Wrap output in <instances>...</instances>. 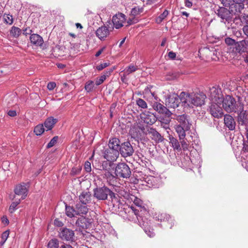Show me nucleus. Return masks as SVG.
Returning a JSON list of instances; mask_svg holds the SVG:
<instances>
[{
	"label": "nucleus",
	"mask_w": 248,
	"mask_h": 248,
	"mask_svg": "<svg viewBox=\"0 0 248 248\" xmlns=\"http://www.w3.org/2000/svg\"><path fill=\"white\" fill-rule=\"evenodd\" d=\"M114 172L113 174L110 172L104 173V178L110 185H114L118 178H129L131 175V171L128 165L124 162L114 164Z\"/></svg>",
	"instance_id": "nucleus-1"
},
{
	"label": "nucleus",
	"mask_w": 248,
	"mask_h": 248,
	"mask_svg": "<svg viewBox=\"0 0 248 248\" xmlns=\"http://www.w3.org/2000/svg\"><path fill=\"white\" fill-rule=\"evenodd\" d=\"M206 98V95L203 93H189L185 92L180 93L181 102L185 108L202 106L204 104Z\"/></svg>",
	"instance_id": "nucleus-2"
},
{
	"label": "nucleus",
	"mask_w": 248,
	"mask_h": 248,
	"mask_svg": "<svg viewBox=\"0 0 248 248\" xmlns=\"http://www.w3.org/2000/svg\"><path fill=\"white\" fill-rule=\"evenodd\" d=\"M115 197V194L106 186L96 187L93 189V196L98 200H106L108 196Z\"/></svg>",
	"instance_id": "nucleus-3"
},
{
	"label": "nucleus",
	"mask_w": 248,
	"mask_h": 248,
	"mask_svg": "<svg viewBox=\"0 0 248 248\" xmlns=\"http://www.w3.org/2000/svg\"><path fill=\"white\" fill-rule=\"evenodd\" d=\"M221 104L223 109L227 112H236V102L232 96L227 95L221 99Z\"/></svg>",
	"instance_id": "nucleus-4"
},
{
	"label": "nucleus",
	"mask_w": 248,
	"mask_h": 248,
	"mask_svg": "<svg viewBox=\"0 0 248 248\" xmlns=\"http://www.w3.org/2000/svg\"><path fill=\"white\" fill-rule=\"evenodd\" d=\"M209 97L211 102L221 104V99L223 97L221 89L218 86H214L209 89Z\"/></svg>",
	"instance_id": "nucleus-5"
},
{
	"label": "nucleus",
	"mask_w": 248,
	"mask_h": 248,
	"mask_svg": "<svg viewBox=\"0 0 248 248\" xmlns=\"http://www.w3.org/2000/svg\"><path fill=\"white\" fill-rule=\"evenodd\" d=\"M215 13L220 18V21L222 22L226 23L227 22L229 23L232 20V16L230 9H228L224 7H219L216 10Z\"/></svg>",
	"instance_id": "nucleus-6"
},
{
	"label": "nucleus",
	"mask_w": 248,
	"mask_h": 248,
	"mask_svg": "<svg viewBox=\"0 0 248 248\" xmlns=\"http://www.w3.org/2000/svg\"><path fill=\"white\" fill-rule=\"evenodd\" d=\"M119 153L124 157L131 156L133 155L134 150L129 141H125L121 144Z\"/></svg>",
	"instance_id": "nucleus-7"
},
{
	"label": "nucleus",
	"mask_w": 248,
	"mask_h": 248,
	"mask_svg": "<svg viewBox=\"0 0 248 248\" xmlns=\"http://www.w3.org/2000/svg\"><path fill=\"white\" fill-rule=\"evenodd\" d=\"M181 102L180 94L172 93L168 95L165 100L166 105L168 108H177Z\"/></svg>",
	"instance_id": "nucleus-8"
},
{
	"label": "nucleus",
	"mask_w": 248,
	"mask_h": 248,
	"mask_svg": "<svg viewBox=\"0 0 248 248\" xmlns=\"http://www.w3.org/2000/svg\"><path fill=\"white\" fill-rule=\"evenodd\" d=\"M239 128L241 130L242 128H248V116L246 111L242 110L238 114L237 118Z\"/></svg>",
	"instance_id": "nucleus-9"
},
{
	"label": "nucleus",
	"mask_w": 248,
	"mask_h": 248,
	"mask_svg": "<svg viewBox=\"0 0 248 248\" xmlns=\"http://www.w3.org/2000/svg\"><path fill=\"white\" fill-rule=\"evenodd\" d=\"M221 104L219 103H213L211 102L209 111L210 114L214 117L216 118H220L223 116V111L220 105Z\"/></svg>",
	"instance_id": "nucleus-10"
},
{
	"label": "nucleus",
	"mask_w": 248,
	"mask_h": 248,
	"mask_svg": "<svg viewBox=\"0 0 248 248\" xmlns=\"http://www.w3.org/2000/svg\"><path fill=\"white\" fill-rule=\"evenodd\" d=\"M152 107L154 109L160 114H164L165 116H170L172 113L163 104L156 101L152 102Z\"/></svg>",
	"instance_id": "nucleus-11"
},
{
	"label": "nucleus",
	"mask_w": 248,
	"mask_h": 248,
	"mask_svg": "<svg viewBox=\"0 0 248 248\" xmlns=\"http://www.w3.org/2000/svg\"><path fill=\"white\" fill-rule=\"evenodd\" d=\"M119 154V151L117 150L107 148L103 152V156L108 161L113 162L117 160Z\"/></svg>",
	"instance_id": "nucleus-12"
},
{
	"label": "nucleus",
	"mask_w": 248,
	"mask_h": 248,
	"mask_svg": "<svg viewBox=\"0 0 248 248\" xmlns=\"http://www.w3.org/2000/svg\"><path fill=\"white\" fill-rule=\"evenodd\" d=\"M59 237L63 240L72 242L74 241L75 232L71 229L63 228L59 232Z\"/></svg>",
	"instance_id": "nucleus-13"
},
{
	"label": "nucleus",
	"mask_w": 248,
	"mask_h": 248,
	"mask_svg": "<svg viewBox=\"0 0 248 248\" xmlns=\"http://www.w3.org/2000/svg\"><path fill=\"white\" fill-rule=\"evenodd\" d=\"M28 184L22 183L17 185L15 188L14 191L16 195H21V199L24 200L26 198L28 193Z\"/></svg>",
	"instance_id": "nucleus-14"
},
{
	"label": "nucleus",
	"mask_w": 248,
	"mask_h": 248,
	"mask_svg": "<svg viewBox=\"0 0 248 248\" xmlns=\"http://www.w3.org/2000/svg\"><path fill=\"white\" fill-rule=\"evenodd\" d=\"M248 40H246L236 42L232 51L240 54L245 53L248 50Z\"/></svg>",
	"instance_id": "nucleus-15"
},
{
	"label": "nucleus",
	"mask_w": 248,
	"mask_h": 248,
	"mask_svg": "<svg viewBox=\"0 0 248 248\" xmlns=\"http://www.w3.org/2000/svg\"><path fill=\"white\" fill-rule=\"evenodd\" d=\"M125 20V15L122 13L116 14L113 16L112 19L113 24L116 29H119L123 27Z\"/></svg>",
	"instance_id": "nucleus-16"
},
{
	"label": "nucleus",
	"mask_w": 248,
	"mask_h": 248,
	"mask_svg": "<svg viewBox=\"0 0 248 248\" xmlns=\"http://www.w3.org/2000/svg\"><path fill=\"white\" fill-rule=\"evenodd\" d=\"M147 132L152 140H154L157 143L161 142L164 140V138L161 134L158 132L155 128L149 127L147 129Z\"/></svg>",
	"instance_id": "nucleus-17"
},
{
	"label": "nucleus",
	"mask_w": 248,
	"mask_h": 248,
	"mask_svg": "<svg viewBox=\"0 0 248 248\" xmlns=\"http://www.w3.org/2000/svg\"><path fill=\"white\" fill-rule=\"evenodd\" d=\"M179 124L176 125L181 126L185 129H190V124L189 123V117L185 114H183L177 116L176 118Z\"/></svg>",
	"instance_id": "nucleus-18"
},
{
	"label": "nucleus",
	"mask_w": 248,
	"mask_h": 248,
	"mask_svg": "<svg viewBox=\"0 0 248 248\" xmlns=\"http://www.w3.org/2000/svg\"><path fill=\"white\" fill-rule=\"evenodd\" d=\"M244 5L232 3L230 5L229 9L232 16L235 15L239 17L243 14V11L244 10Z\"/></svg>",
	"instance_id": "nucleus-19"
},
{
	"label": "nucleus",
	"mask_w": 248,
	"mask_h": 248,
	"mask_svg": "<svg viewBox=\"0 0 248 248\" xmlns=\"http://www.w3.org/2000/svg\"><path fill=\"white\" fill-rule=\"evenodd\" d=\"M141 118L145 123L149 125L153 124L156 121L155 116L149 111L142 113Z\"/></svg>",
	"instance_id": "nucleus-20"
},
{
	"label": "nucleus",
	"mask_w": 248,
	"mask_h": 248,
	"mask_svg": "<svg viewBox=\"0 0 248 248\" xmlns=\"http://www.w3.org/2000/svg\"><path fill=\"white\" fill-rule=\"evenodd\" d=\"M224 123L225 125L230 130H233L235 128L236 122L234 118L229 114L224 115Z\"/></svg>",
	"instance_id": "nucleus-21"
},
{
	"label": "nucleus",
	"mask_w": 248,
	"mask_h": 248,
	"mask_svg": "<svg viewBox=\"0 0 248 248\" xmlns=\"http://www.w3.org/2000/svg\"><path fill=\"white\" fill-rule=\"evenodd\" d=\"M76 224L77 226L82 229H87L91 226V219L82 216L77 219Z\"/></svg>",
	"instance_id": "nucleus-22"
},
{
	"label": "nucleus",
	"mask_w": 248,
	"mask_h": 248,
	"mask_svg": "<svg viewBox=\"0 0 248 248\" xmlns=\"http://www.w3.org/2000/svg\"><path fill=\"white\" fill-rule=\"evenodd\" d=\"M109 31L108 28L105 26H103L99 27L96 31V35L98 37L100 40H104L105 38L107 37L109 34Z\"/></svg>",
	"instance_id": "nucleus-23"
},
{
	"label": "nucleus",
	"mask_w": 248,
	"mask_h": 248,
	"mask_svg": "<svg viewBox=\"0 0 248 248\" xmlns=\"http://www.w3.org/2000/svg\"><path fill=\"white\" fill-rule=\"evenodd\" d=\"M30 39L31 42L36 46H42L43 44V38L37 34H31Z\"/></svg>",
	"instance_id": "nucleus-24"
},
{
	"label": "nucleus",
	"mask_w": 248,
	"mask_h": 248,
	"mask_svg": "<svg viewBox=\"0 0 248 248\" xmlns=\"http://www.w3.org/2000/svg\"><path fill=\"white\" fill-rule=\"evenodd\" d=\"M91 193L88 191L82 192L79 196L80 202L82 204H87L91 201Z\"/></svg>",
	"instance_id": "nucleus-25"
},
{
	"label": "nucleus",
	"mask_w": 248,
	"mask_h": 248,
	"mask_svg": "<svg viewBox=\"0 0 248 248\" xmlns=\"http://www.w3.org/2000/svg\"><path fill=\"white\" fill-rule=\"evenodd\" d=\"M78 215H86L88 212V208L86 204H82L79 202L75 206Z\"/></svg>",
	"instance_id": "nucleus-26"
},
{
	"label": "nucleus",
	"mask_w": 248,
	"mask_h": 248,
	"mask_svg": "<svg viewBox=\"0 0 248 248\" xmlns=\"http://www.w3.org/2000/svg\"><path fill=\"white\" fill-rule=\"evenodd\" d=\"M120 145V140L117 138H114L109 140L108 144V148L119 151Z\"/></svg>",
	"instance_id": "nucleus-27"
},
{
	"label": "nucleus",
	"mask_w": 248,
	"mask_h": 248,
	"mask_svg": "<svg viewBox=\"0 0 248 248\" xmlns=\"http://www.w3.org/2000/svg\"><path fill=\"white\" fill-rule=\"evenodd\" d=\"M57 122L58 120L57 119H55L53 117H49L45 121L44 126L47 129V130H49L52 129Z\"/></svg>",
	"instance_id": "nucleus-28"
},
{
	"label": "nucleus",
	"mask_w": 248,
	"mask_h": 248,
	"mask_svg": "<svg viewBox=\"0 0 248 248\" xmlns=\"http://www.w3.org/2000/svg\"><path fill=\"white\" fill-rule=\"evenodd\" d=\"M175 131L178 135L179 140H183L186 137V132L188 131L189 129H185L184 127L181 126L175 125Z\"/></svg>",
	"instance_id": "nucleus-29"
},
{
	"label": "nucleus",
	"mask_w": 248,
	"mask_h": 248,
	"mask_svg": "<svg viewBox=\"0 0 248 248\" xmlns=\"http://www.w3.org/2000/svg\"><path fill=\"white\" fill-rule=\"evenodd\" d=\"M166 118H160V126L165 129H170V116H165Z\"/></svg>",
	"instance_id": "nucleus-30"
},
{
	"label": "nucleus",
	"mask_w": 248,
	"mask_h": 248,
	"mask_svg": "<svg viewBox=\"0 0 248 248\" xmlns=\"http://www.w3.org/2000/svg\"><path fill=\"white\" fill-rule=\"evenodd\" d=\"M114 164L112 162H109L108 161H104L101 166L100 170H104L105 173L106 172H110L109 170L110 168H112L113 169L114 168Z\"/></svg>",
	"instance_id": "nucleus-31"
},
{
	"label": "nucleus",
	"mask_w": 248,
	"mask_h": 248,
	"mask_svg": "<svg viewBox=\"0 0 248 248\" xmlns=\"http://www.w3.org/2000/svg\"><path fill=\"white\" fill-rule=\"evenodd\" d=\"M65 212L66 215L69 217H75L76 215H78L76 207L74 208L70 206L65 205Z\"/></svg>",
	"instance_id": "nucleus-32"
},
{
	"label": "nucleus",
	"mask_w": 248,
	"mask_h": 248,
	"mask_svg": "<svg viewBox=\"0 0 248 248\" xmlns=\"http://www.w3.org/2000/svg\"><path fill=\"white\" fill-rule=\"evenodd\" d=\"M21 31L19 28L13 26L10 30V34L13 37L17 38L21 34Z\"/></svg>",
	"instance_id": "nucleus-33"
},
{
	"label": "nucleus",
	"mask_w": 248,
	"mask_h": 248,
	"mask_svg": "<svg viewBox=\"0 0 248 248\" xmlns=\"http://www.w3.org/2000/svg\"><path fill=\"white\" fill-rule=\"evenodd\" d=\"M169 14V11L167 10H165L163 13L160 14L156 18V22L158 24L161 23L163 20L168 16Z\"/></svg>",
	"instance_id": "nucleus-34"
},
{
	"label": "nucleus",
	"mask_w": 248,
	"mask_h": 248,
	"mask_svg": "<svg viewBox=\"0 0 248 248\" xmlns=\"http://www.w3.org/2000/svg\"><path fill=\"white\" fill-rule=\"evenodd\" d=\"M48 248H59V241L57 239H53L49 241L47 244Z\"/></svg>",
	"instance_id": "nucleus-35"
},
{
	"label": "nucleus",
	"mask_w": 248,
	"mask_h": 248,
	"mask_svg": "<svg viewBox=\"0 0 248 248\" xmlns=\"http://www.w3.org/2000/svg\"><path fill=\"white\" fill-rule=\"evenodd\" d=\"M45 129L43 124H38L36 126L34 129V132L37 136L41 135L44 132Z\"/></svg>",
	"instance_id": "nucleus-36"
},
{
	"label": "nucleus",
	"mask_w": 248,
	"mask_h": 248,
	"mask_svg": "<svg viewBox=\"0 0 248 248\" xmlns=\"http://www.w3.org/2000/svg\"><path fill=\"white\" fill-rule=\"evenodd\" d=\"M4 23L12 25L13 23V18L12 15L10 14H4L3 16Z\"/></svg>",
	"instance_id": "nucleus-37"
},
{
	"label": "nucleus",
	"mask_w": 248,
	"mask_h": 248,
	"mask_svg": "<svg viewBox=\"0 0 248 248\" xmlns=\"http://www.w3.org/2000/svg\"><path fill=\"white\" fill-rule=\"evenodd\" d=\"M138 69L137 66H135L134 65L130 64L124 70V74L125 75H129L130 74L135 72Z\"/></svg>",
	"instance_id": "nucleus-38"
},
{
	"label": "nucleus",
	"mask_w": 248,
	"mask_h": 248,
	"mask_svg": "<svg viewBox=\"0 0 248 248\" xmlns=\"http://www.w3.org/2000/svg\"><path fill=\"white\" fill-rule=\"evenodd\" d=\"M157 219L158 220H160V221L167 222L169 221L170 219V216L166 213H162L158 216Z\"/></svg>",
	"instance_id": "nucleus-39"
},
{
	"label": "nucleus",
	"mask_w": 248,
	"mask_h": 248,
	"mask_svg": "<svg viewBox=\"0 0 248 248\" xmlns=\"http://www.w3.org/2000/svg\"><path fill=\"white\" fill-rule=\"evenodd\" d=\"M143 11V9L139 7H136L132 9L131 11V16L135 17L140 14Z\"/></svg>",
	"instance_id": "nucleus-40"
},
{
	"label": "nucleus",
	"mask_w": 248,
	"mask_h": 248,
	"mask_svg": "<svg viewBox=\"0 0 248 248\" xmlns=\"http://www.w3.org/2000/svg\"><path fill=\"white\" fill-rule=\"evenodd\" d=\"M170 142L174 149L181 150V148L180 143L176 139L172 138L170 139Z\"/></svg>",
	"instance_id": "nucleus-41"
},
{
	"label": "nucleus",
	"mask_w": 248,
	"mask_h": 248,
	"mask_svg": "<svg viewBox=\"0 0 248 248\" xmlns=\"http://www.w3.org/2000/svg\"><path fill=\"white\" fill-rule=\"evenodd\" d=\"M94 86V82L92 80H90L86 83L85 89L87 92H90L93 91Z\"/></svg>",
	"instance_id": "nucleus-42"
},
{
	"label": "nucleus",
	"mask_w": 248,
	"mask_h": 248,
	"mask_svg": "<svg viewBox=\"0 0 248 248\" xmlns=\"http://www.w3.org/2000/svg\"><path fill=\"white\" fill-rule=\"evenodd\" d=\"M20 203V200L13 202L10 205L9 211L11 213H13L16 209L17 206Z\"/></svg>",
	"instance_id": "nucleus-43"
},
{
	"label": "nucleus",
	"mask_w": 248,
	"mask_h": 248,
	"mask_svg": "<svg viewBox=\"0 0 248 248\" xmlns=\"http://www.w3.org/2000/svg\"><path fill=\"white\" fill-rule=\"evenodd\" d=\"M136 104L142 108H147V104L146 102L141 98H139L136 100Z\"/></svg>",
	"instance_id": "nucleus-44"
},
{
	"label": "nucleus",
	"mask_w": 248,
	"mask_h": 248,
	"mask_svg": "<svg viewBox=\"0 0 248 248\" xmlns=\"http://www.w3.org/2000/svg\"><path fill=\"white\" fill-rule=\"evenodd\" d=\"M225 42L228 46H232L233 48L236 42L230 37H227L225 39Z\"/></svg>",
	"instance_id": "nucleus-45"
},
{
	"label": "nucleus",
	"mask_w": 248,
	"mask_h": 248,
	"mask_svg": "<svg viewBox=\"0 0 248 248\" xmlns=\"http://www.w3.org/2000/svg\"><path fill=\"white\" fill-rule=\"evenodd\" d=\"M242 23L248 25V15L243 13L239 17Z\"/></svg>",
	"instance_id": "nucleus-46"
},
{
	"label": "nucleus",
	"mask_w": 248,
	"mask_h": 248,
	"mask_svg": "<svg viewBox=\"0 0 248 248\" xmlns=\"http://www.w3.org/2000/svg\"><path fill=\"white\" fill-rule=\"evenodd\" d=\"M58 140V136H55L51 140L49 141V142L47 145V148H50L52 147H53L57 142V140Z\"/></svg>",
	"instance_id": "nucleus-47"
},
{
	"label": "nucleus",
	"mask_w": 248,
	"mask_h": 248,
	"mask_svg": "<svg viewBox=\"0 0 248 248\" xmlns=\"http://www.w3.org/2000/svg\"><path fill=\"white\" fill-rule=\"evenodd\" d=\"M144 232L145 233L150 237H152L155 235V233L153 231V230L151 228H144Z\"/></svg>",
	"instance_id": "nucleus-48"
},
{
	"label": "nucleus",
	"mask_w": 248,
	"mask_h": 248,
	"mask_svg": "<svg viewBox=\"0 0 248 248\" xmlns=\"http://www.w3.org/2000/svg\"><path fill=\"white\" fill-rule=\"evenodd\" d=\"M108 75H102L99 79H97L95 81V84L96 85H99L101 84L104 80L106 79L107 77H108Z\"/></svg>",
	"instance_id": "nucleus-49"
},
{
	"label": "nucleus",
	"mask_w": 248,
	"mask_h": 248,
	"mask_svg": "<svg viewBox=\"0 0 248 248\" xmlns=\"http://www.w3.org/2000/svg\"><path fill=\"white\" fill-rule=\"evenodd\" d=\"M156 181V178L155 177L151 176L150 177L147 181V183L151 185L152 186H155V181Z\"/></svg>",
	"instance_id": "nucleus-50"
},
{
	"label": "nucleus",
	"mask_w": 248,
	"mask_h": 248,
	"mask_svg": "<svg viewBox=\"0 0 248 248\" xmlns=\"http://www.w3.org/2000/svg\"><path fill=\"white\" fill-rule=\"evenodd\" d=\"M181 144L182 147L183 148L184 150L188 149V144L187 143V141L185 138L183 139V140H179Z\"/></svg>",
	"instance_id": "nucleus-51"
},
{
	"label": "nucleus",
	"mask_w": 248,
	"mask_h": 248,
	"mask_svg": "<svg viewBox=\"0 0 248 248\" xmlns=\"http://www.w3.org/2000/svg\"><path fill=\"white\" fill-rule=\"evenodd\" d=\"M133 203H134V204L138 207H142V201L137 198V197H134V199L133 200Z\"/></svg>",
	"instance_id": "nucleus-52"
},
{
	"label": "nucleus",
	"mask_w": 248,
	"mask_h": 248,
	"mask_svg": "<svg viewBox=\"0 0 248 248\" xmlns=\"http://www.w3.org/2000/svg\"><path fill=\"white\" fill-rule=\"evenodd\" d=\"M84 169L87 172H91L92 170L91 163L89 161H86L84 164Z\"/></svg>",
	"instance_id": "nucleus-53"
},
{
	"label": "nucleus",
	"mask_w": 248,
	"mask_h": 248,
	"mask_svg": "<svg viewBox=\"0 0 248 248\" xmlns=\"http://www.w3.org/2000/svg\"><path fill=\"white\" fill-rule=\"evenodd\" d=\"M9 235V232L8 231H6L3 232L1 235V239L3 240V243H4L7 239Z\"/></svg>",
	"instance_id": "nucleus-54"
},
{
	"label": "nucleus",
	"mask_w": 248,
	"mask_h": 248,
	"mask_svg": "<svg viewBox=\"0 0 248 248\" xmlns=\"http://www.w3.org/2000/svg\"><path fill=\"white\" fill-rule=\"evenodd\" d=\"M109 65V63H107V62H105V63H101L99 65H98V66H97L96 69L100 71V70H103L104 68L107 67Z\"/></svg>",
	"instance_id": "nucleus-55"
},
{
	"label": "nucleus",
	"mask_w": 248,
	"mask_h": 248,
	"mask_svg": "<svg viewBox=\"0 0 248 248\" xmlns=\"http://www.w3.org/2000/svg\"><path fill=\"white\" fill-rule=\"evenodd\" d=\"M55 87L56 83L53 82L48 83L47 86V89L50 91L53 90Z\"/></svg>",
	"instance_id": "nucleus-56"
},
{
	"label": "nucleus",
	"mask_w": 248,
	"mask_h": 248,
	"mask_svg": "<svg viewBox=\"0 0 248 248\" xmlns=\"http://www.w3.org/2000/svg\"><path fill=\"white\" fill-rule=\"evenodd\" d=\"M81 169H77V168H72L71 170V173L72 175H76L78 174L80 172Z\"/></svg>",
	"instance_id": "nucleus-57"
},
{
	"label": "nucleus",
	"mask_w": 248,
	"mask_h": 248,
	"mask_svg": "<svg viewBox=\"0 0 248 248\" xmlns=\"http://www.w3.org/2000/svg\"><path fill=\"white\" fill-rule=\"evenodd\" d=\"M223 4V5L225 6H227L228 5L230 6V4L232 0H220Z\"/></svg>",
	"instance_id": "nucleus-58"
},
{
	"label": "nucleus",
	"mask_w": 248,
	"mask_h": 248,
	"mask_svg": "<svg viewBox=\"0 0 248 248\" xmlns=\"http://www.w3.org/2000/svg\"><path fill=\"white\" fill-rule=\"evenodd\" d=\"M243 147L241 151V153L248 152V144L244 142Z\"/></svg>",
	"instance_id": "nucleus-59"
},
{
	"label": "nucleus",
	"mask_w": 248,
	"mask_h": 248,
	"mask_svg": "<svg viewBox=\"0 0 248 248\" xmlns=\"http://www.w3.org/2000/svg\"><path fill=\"white\" fill-rule=\"evenodd\" d=\"M59 248H74L70 245L65 244L64 243H62L60 246Z\"/></svg>",
	"instance_id": "nucleus-60"
},
{
	"label": "nucleus",
	"mask_w": 248,
	"mask_h": 248,
	"mask_svg": "<svg viewBox=\"0 0 248 248\" xmlns=\"http://www.w3.org/2000/svg\"><path fill=\"white\" fill-rule=\"evenodd\" d=\"M242 57L245 62L248 64V51L245 52L244 55L242 56Z\"/></svg>",
	"instance_id": "nucleus-61"
},
{
	"label": "nucleus",
	"mask_w": 248,
	"mask_h": 248,
	"mask_svg": "<svg viewBox=\"0 0 248 248\" xmlns=\"http://www.w3.org/2000/svg\"><path fill=\"white\" fill-rule=\"evenodd\" d=\"M168 56L170 59L173 60L176 57V54H175V53H174L172 51H170L168 53Z\"/></svg>",
	"instance_id": "nucleus-62"
},
{
	"label": "nucleus",
	"mask_w": 248,
	"mask_h": 248,
	"mask_svg": "<svg viewBox=\"0 0 248 248\" xmlns=\"http://www.w3.org/2000/svg\"><path fill=\"white\" fill-rule=\"evenodd\" d=\"M8 115L11 117H15L16 115V112L15 110H9L8 113Z\"/></svg>",
	"instance_id": "nucleus-63"
},
{
	"label": "nucleus",
	"mask_w": 248,
	"mask_h": 248,
	"mask_svg": "<svg viewBox=\"0 0 248 248\" xmlns=\"http://www.w3.org/2000/svg\"><path fill=\"white\" fill-rule=\"evenodd\" d=\"M243 31L244 33V34L248 37V25H245L243 27Z\"/></svg>",
	"instance_id": "nucleus-64"
}]
</instances>
